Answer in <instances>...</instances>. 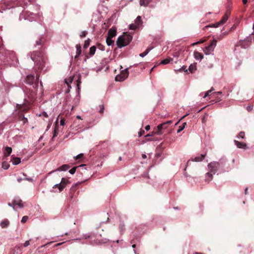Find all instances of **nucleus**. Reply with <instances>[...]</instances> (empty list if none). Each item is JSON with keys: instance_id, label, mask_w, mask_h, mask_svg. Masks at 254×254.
Segmentation results:
<instances>
[{"instance_id": "obj_38", "label": "nucleus", "mask_w": 254, "mask_h": 254, "mask_svg": "<svg viewBox=\"0 0 254 254\" xmlns=\"http://www.w3.org/2000/svg\"><path fill=\"white\" fill-rule=\"evenodd\" d=\"M83 156H84V155H83V153H80V154H78V155H77V156L75 157V160H78V159H81V158H83Z\"/></svg>"}, {"instance_id": "obj_17", "label": "nucleus", "mask_w": 254, "mask_h": 254, "mask_svg": "<svg viewBox=\"0 0 254 254\" xmlns=\"http://www.w3.org/2000/svg\"><path fill=\"white\" fill-rule=\"evenodd\" d=\"M59 133V127L57 125H56V127H55L54 130V133H53V137H52V139L53 140L54 138L58 135Z\"/></svg>"}, {"instance_id": "obj_22", "label": "nucleus", "mask_w": 254, "mask_h": 254, "mask_svg": "<svg viewBox=\"0 0 254 254\" xmlns=\"http://www.w3.org/2000/svg\"><path fill=\"white\" fill-rule=\"evenodd\" d=\"M9 224V222L7 220H5L0 223V226L2 228H5Z\"/></svg>"}, {"instance_id": "obj_37", "label": "nucleus", "mask_w": 254, "mask_h": 254, "mask_svg": "<svg viewBox=\"0 0 254 254\" xmlns=\"http://www.w3.org/2000/svg\"><path fill=\"white\" fill-rule=\"evenodd\" d=\"M99 108H100L99 113L101 114H103L104 112V105L103 104L100 105Z\"/></svg>"}, {"instance_id": "obj_15", "label": "nucleus", "mask_w": 254, "mask_h": 254, "mask_svg": "<svg viewBox=\"0 0 254 254\" xmlns=\"http://www.w3.org/2000/svg\"><path fill=\"white\" fill-rule=\"evenodd\" d=\"M206 156V154H201L200 156L195 157L194 158L192 159V161L200 162L202 161Z\"/></svg>"}, {"instance_id": "obj_7", "label": "nucleus", "mask_w": 254, "mask_h": 254, "mask_svg": "<svg viewBox=\"0 0 254 254\" xmlns=\"http://www.w3.org/2000/svg\"><path fill=\"white\" fill-rule=\"evenodd\" d=\"M216 44L217 40L214 39L213 41H212L211 44L208 46H206L204 49L203 51L205 54L206 55L210 54V53L213 51L214 48L216 46Z\"/></svg>"}, {"instance_id": "obj_14", "label": "nucleus", "mask_w": 254, "mask_h": 254, "mask_svg": "<svg viewBox=\"0 0 254 254\" xmlns=\"http://www.w3.org/2000/svg\"><path fill=\"white\" fill-rule=\"evenodd\" d=\"M193 54H194V58L197 60H201L203 58V55L198 52L194 51Z\"/></svg>"}, {"instance_id": "obj_13", "label": "nucleus", "mask_w": 254, "mask_h": 254, "mask_svg": "<svg viewBox=\"0 0 254 254\" xmlns=\"http://www.w3.org/2000/svg\"><path fill=\"white\" fill-rule=\"evenodd\" d=\"M13 204V208L15 209V206L16 205H18L19 207H22L23 206V205L22 202V200L20 199H14L12 201Z\"/></svg>"}, {"instance_id": "obj_52", "label": "nucleus", "mask_w": 254, "mask_h": 254, "mask_svg": "<svg viewBox=\"0 0 254 254\" xmlns=\"http://www.w3.org/2000/svg\"><path fill=\"white\" fill-rule=\"evenodd\" d=\"M145 128L146 130H149L150 128V126H149V125L146 126L145 127Z\"/></svg>"}, {"instance_id": "obj_3", "label": "nucleus", "mask_w": 254, "mask_h": 254, "mask_svg": "<svg viewBox=\"0 0 254 254\" xmlns=\"http://www.w3.org/2000/svg\"><path fill=\"white\" fill-rule=\"evenodd\" d=\"M132 40V36L129 35H124L119 37L116 44L118 47L122 48L128 45Z\"/></svg>"}, {"instance_id": "obj_10", "label": "nucleus", "mask_w": 254, "mask_h": 254, "mask_svg": "<svg viewBox=\"0 0 254 254\" xmlns=\"http://www.w3.org/2000/svg\"><path fill=\"white\" fill-rule=\"evenodd\" d=\"M16 107L17 110L18 111L17 114L19 120L22 121V119H23V117H24V112H26L27 111V109L25 108V107L21 105L18 104L17 105Z\"/></svg>"}, {"instance_id": "obj_27", "label": "nucleus", "mask_w": 254, "mask_h": 254, "mask_svg": "<svg viewBox=\"0 0 254 254\" xmlns=\"http://www.w3.org/2000/svg\"><path fill=\"white\" fill-rule=\"evenodd\" d=\"M76 54H77V55H80L81 53V49L80 45L77 44L76 45Z\"/></svg>"}, {"instance_id": "obj_19", "label": "nucleus", "mask_w": 254, "mask_h": 254, "mask_svg": "<svg viewBox=\"0 0 254 254\" xmlns=\"http://www.w3.org/2000/svg\"><path fill=\"white\" fill-rule=\"evenodd\" d=\"M69 168V165L65 164V165H63L61 166V167H60L59 168H58L57 170H58V171H66Z\"/></svg>"}, {"instance_id": "obj_6", "label": "nucleus", "mask_w": 254, "mask_h": 254, "mask_svg": "<svg viewBox=\"0 0 254 254\" xmlns=\"http://www.w3.org/2000/svg\"><path fill=\"white\" fill-rule=\"evenodd\" d=\"M230 15V12H227L225 14V15L222 17V19L218 22H216L214 24L212 25H209L205 27V29H207L208 27H218L220 25L223 24L224 23L226 22L228 20L229 16Z\"/></svg>"}, {"instance_id": "obj_29", "label": "nucleus", "mask_w": 254, "mask_h": 254, "mask_svg": "<svg viewBox=\"0 0 254 254\" xmlns=\"http://www.w3.org/2000/svg\"><path fill=\"white\" fill-rule=\"evenodd\" d=\"M189 69L191 73H192L193 71L196 69V65L195 64H191L189 66Z\"/></svg>"}, {"instance_id": "obj_18", "label": "nucleus", "mask_w": 254, "mask_h": 254, "mask_svg": "<svg viewBox=\"0 0 254 254\" xmlns=\"http://www.w3.org/2000/svg\"><path fill=\"white\" fill-rule=\"evenodd\" d=\"M142 23L141 16H138L135 20V24L139 27Z\"/></svg>"}, {"instance_id": "obj_56", "label": "nucleus", "mask_w": 254, "mask_h": 254, "mask_svg": "<svg viewBox=\"0 0 254 254\" xmlns=\"http://www.w3.org/2000/svg\"><path fill=\"white\" fill-rule=\"evenodd\" d=\"M120 228L122 231L124 229V226L120 225Z\"/></svg>"}, {"instance_id": "obj_11", "label": "nucleus", "mask_w": 254, "mask_h": 254, "mask_svg": "<svg viewBox=\"0 0 254 254\" xmlns=\"http://www.w3.org/2000/svg\"><path fill=\"white\" fill-rule=\"evenodd\" d=\"M234 143L239 148H243L245 149L247 148V144L246 143L239 142L236 140H234Z\"/></svg>"}, {"instance_id": "obj_24", "label": "nucleus", "mask_w": 254, "mask_h": 254, "mask_svg": "<svg viewBox=\"0 0 254 254\" xmlns=\"http://www.w3.org/2000/svg\"><path fill=\"white\" fill-rule=\"evenodd\" d=\"M172 61H173L172 58H167V59L162 61V62H161V64H169Z\"/></svg>"}, {"instance_id": "obj_31", "label": "nucleus", "mask_w": 254, "mask_h": 254, "mask_svg": "<svg viewBox=\"0 0 254 254\" xmlns=\"http://www.w3.org/2000/svg\"><path fill=\"white\" fill-rule=\"evenodd\" d=\"M76 84H77V89L78 90H79L80 89V84H81V75H78V79L76 80Z\"/></svg>"}, {"instance_id": "obj_21", "label": "nucleus", "mask_w": 254, "mask_h": 254, "mask_svg": "<svg viewBox=\"0 0 254 254\" xmlns=\"http://www.w3.org/2000/svg\"><path fill=\"white\" fill-rule=\"evenodd\" d=\"M151 1V0H140V4L146 6Z\"/></svg>"}, {"instance_id": "obj_23", "label": "nucleus", "mask_w": 254, "mask_h": 254, "mask_svg": "<svg viewBox=\"0 0 254 254\" xmlns=\"http://www.w3.org/2000/svg\"><path fill=\"white\" fill-rule=\"evenodd\" d=\"M106 43L108 46H111L114 44V41L110 37H107Z\"/></svg>"}, {"instance_id": "obj_43", "label": "nucleus", "mask_w": 254, "mask_h": 254, "mask_svg": "<svg viewBox=\"0 0 254 254\" xmlns=\"http://www.w3.org/2000/svg\"><path fill=\"white\" fill-rule=\"evenodd\" d=\"M76 168H77V167H75L72 168V169H71L69 171V172L71 174H73L75 172Z\"/></svg>"}, {"instance_id": "obj_59", "label": "nucleus", "mask_w": 254, "mask_h": 254, "mask_svg": "<svg viewBox=\"0 0 254 254\" xmlns=\"http://www.w3.org/2000/svg\"><path fill=\"white\" fill-rule=\"evenodd\" d=\"M22 180H23V179H21V178L18 179H17V181H18V182H20Z\"/></svg>"}, {"instance_id": "obj_50", "label": "nucleus", "mask_w": 254, "mask_h": 254, "mask_svg": "<svg viewBox=\"0 0 254 254\" xmlns=\"http://www.w3.org/2000/svg\"><path fill=\"white\" fill-rule=\"evenodd\" d=\"M236 28V26L235 25H234L231 28H230V31H233L234 30H235Z\"/></svg>"}, {"instance_id": "obj_40", "label": "nucleus", "mask_w": 254, "mask_h": 254, "mask_svg": "<svg viewBox=\"0 0 254 254\" xmlns=\"http://www.w3.org/2000/svg\"><path fill=\"white\" fill-rule=\"evenodd\" d=\"M2 167L4 169H7L9 167V165H8L7 163H5V162H3L2 163Z\"/></svg>"}, {"instance_id": "obj_39", "label": "nucleus", "mask_w": 254, "mask_h": 254, "mask_svg": "<svg viewBox=\"0 0 254 254\" xmlns=\"http://www.w3.org/2000/svg\"><path fill=\"white\" fill-rule=\"evenodd\" d=\"M207 114H205L203 117L202 118V123H205L206 122L207 118Z\"/></svg>"}, {"instance_id": "obj_33", "label": "nucleus", "mask_w": 254, "mask_h": 254, "mask_svg": "<svg viewBox=\"0 0 254 254\" xmlns=\"http://www.w3.org/2000/svg\"><path fill=\"white\" fill-rule=\"evenodd\" d=\"M44 42L43 38H41L36 41V45L37 46H42Z\"/></svg>"}, {"instance_id": "obj_5", "label": "nucleus", "mask_w": 254, "mask_h": 254, "mask_svg": "<svg viewBox=\"0 0 254 254\" xmlns=\"http://www.w3.org/2000/svg\"><path fill=\"white\" fill-rule=\"evenodd\" d=\"M36 76L37 78L35 79L33 75H28L25 79L26 83L29 85H33V87L34 89H36L38 86V79L40 75L37 73Z\"/></svg>"}, {"instance_id": "obj_20", "label": "nucleus", "mask_w": 254, "mask_h": 254, "mask_svg": "<svg viewBox=\"0 0 254 254\" xmlns=\"http://www.w3.org/2000/svg\"><path fill=\"white\" fill-rule=\"evenodd\" d=\"M11 161H12L13 164L14 165H18L21 162L20 159L18 157H13Z\"/></svg>"}, {"instance_id": "obj_53", "label": "nucleus", "mask_w": 254, "mask_h": 254, "mask_svg": "<svg viewBox=\"0 0 254 254\" xmlns=\"http://www.w3.org/2000/svg\"><path fill=\"white\" fill-rule=\"evenodd\" d=\"M142 157L143 158V159H145L146 158L147 156L145 154H142Z\"/></svg>"}, {"instance_id": "obj_35", "label": "nucleus", "mask_w": 254, "mask_h": 254, "mask_svg": "<svg viewBox=\"0 0 254 254\" xmlns=\"http://www.w3.org/2000/svg\"><path fill=\"white\" fill-rule=\"evenodd\" d=\"M138 27L135 24H131L129 26V29L131 30H136Z\"/></svg>"}, {"instance_id": "obj_57", "label": "nucleus", "mask_w": 254, "mask_h": 254, "mask_svg": "<svg viewBox=\"0 0 254 254\" xmlns=\"http://www.w3.org/2000/svg\"><path fill=\"white\" fill-rule=\"evenodd\" d=\"M247 0H243V2L244 4H246L247 3Z\"/></svg>"}, {"instance_id": "obj_30", "label": "nucleus", "mask_w": 254, "mask_h": 254, "mask_svg": "<svg viewBox=\"0 0 254 254\" xmlns=\"http://www.w3.org/2000/svg\"><path fill=\"white\" fill-rule=\"evenodd\" d=\"M214 89L213 88V87H211V88L207 91L206 92H205V94H204V96H203V98H206L207 96H208L210 95V93H211L212 91H214Z\"/></svg>"}, {"instance_id": "obj_32", "label": "nucleus", "mask_w": 254, "mask_h": 254, "mask_svg": "<svg viewBox=\"0 0 254 254\" xmlns=\"http://www.w3.org/2000/svg\"><path fill=\"white\" fill-rule=\"evenodd\" d=\"M237 137L239 138H242L244 139L245 137V133L244 131H241L238 135Z\"/></svg>"}, {"instance_id": "obj_51", "label": "nucleus", "mask_w": 254, "mask_h": 254, "mask_svg": "<svg viewBox=\"0 0 254 254\" xmlns=\"http://www.w3.org/2000/svg\"><path fill=\"white\" fill-rule=\"evenodd\" d=\"M186 68H187V66L184 65L183 66H182L181 70H184L185 71H187V69H186Z\"/></svg>"}, {"instance_id": "obj_60", "label": "nucleus", "mask_w": 254, "mask_h": 254, "mask_svg": "<svg viewBox=\"0 0 254 254\" xmlns=\"http://www.w3.org/2000/svg\"><path fill=\"white\" fill-rule=\"evenodd\" d=\"M179 55V53L178 52H176L175 53V55H174L175 56H177V57H178Z\"/></svg>"}, {"instance_id": "obj_12", "label": "nucleus", "mask_w": 254, "mask_h": 254, "mask_svg": "<svg viewBox=\"0 0 254 254\" xmlns=\"http://www.w3.org/2000/svg\"><path fill=\"white\" fill-rule=\"evenodd\" d=\"M117 33V31L115 28H112L110 29L108 32V37H110L111 38L116 36Z\"/></svg>"}, {"instance_id": "obj_1", "label": "nucleus", "mask_w": 254, "mask_h": 254, "mask_svg": "<svg viewBox=\"0 0 254 254\" xmlns=\"http://www.w3.org/2000/svg\"><path fill=\"white\" fill-rule=\"evenodd\" d=\"M31 58L35 63V70H42L45 65V61L43 51H34L31 55Z\"/></svg>"}, {"instance_id": "obj_55", "label": "nucleus", "mask_w": 254, "mask_h": 254, "mask_svg": "<svg viewBox=\"0 0 254 254\" xmlns=\"http://www.w3.org/2000/svg\"><path fill=\"white\" fill-rule=\"evenodd\" d=\"M79 56V55H77V54H76V56H75V57H74L75 60H78V56Z\"/></svg>"}, {"instance_id": "obj_34", "label": "nucleus", "mask_w": 254, "mask_h": 254, "mask_svg": "<svg viewBox=\"0 0 254 254\" xmlns=\"http://www.w3.org/2000/svg\"><path fill=\"white\" fill-rule=\"evenodd\" d=\"M187 125V123H183V126H180L179 127V128L178 129V131H177V132H180L181 131H182L185 128V126Z\"/></svg>"}, {"instance_id": "obj_54", "label": "nucleus", "mask_w": 254, "mask_h": 254, "mask_svg": "<svg viewBox=\"0 0 254 254\" xmlns=\"http://www.w3.org/2000/svg\"><path fill=\"white\" fill-rule=\"evenodd\" d=\"M64 243H58V244H57L55 246L56 247H57V246H60L61 245H62Z\"/></svg>"}, {"instance_id": "obj_62", "label": "nucleus", "mask_w": 254, "mask_h": 254, "mask_svg": "<svg viewBox=\"0 0 254 254\" xmlns=\"http://www.w3.org/2000/svg\"><path fill=\"white\" fill-rule=\"evenodd\" d=\"M43 115H44V116L45 117H48V115L47 114V113H44L43 114Z\"/></svg>"}, {"instance_id": "obj_16", "label": "nucleus", "mask_w": 254, "mask_h": 254, "mask_svg": "<svg viewBox=\"0 0 254 254\" xmlns=\"http://www.w3.org/2000/svg\"><path fill=\"white\" fill-rule=\"evenodd\" d=\"M12 152V148L10 147H6L4 151V155L5 156H9Z\"/></svg>"}, {"instance_id": "obj_58", "label": "nucleus", "mask_w": 254, "mask_h": 254, "mask_svg": "<svg viewBox=\"0 0 254 254\" xmlns=\"http://www.w3.org/2000/svg\"><path fill=\"white\" fill-rule=\"evenodd\" d=\"M193 254H204L201 253L195 252Z\"/></svg>"}, {"instance_id": "obj_47", "label": "nucleus", "mask_w": 254, "mask_h": 254, "mask_svg": "<svg viewBox=\"0 0 254 254\" xmlns=\"http://www.w3.org/2000/svg\"><path fill=\"white\" fill-rule=\"evenodd\" d=\"M98 48H99V49H100V50H101L102 51L104 50V46L103 45H102L101 44L98 45Z\"/></svg>"}, {"instance_id": "obj_44", "label": "nucleus", "mask_w": 254, "mask_h": 254, "mask_svg": "<svg viewBox=\"0 0 254 254\" xmlns=\"http://www.w3.org/2000/svg\"><path fill=\"white\" fill-rule=\"evenodd\" d=\"M30 240H29V241H26L24 244H23V246L24 247H26L27 246H28L29 245H30Z\"/></svg>"}, {"instance_id": "obj_64", "label": "nucleus", "mask_w": 254, "mask_h": 254, "mask_svg": "<svg viewBox=\"0 0 254 254\" xmlns=\"http://www.w3.org/2000/svg\"><path fill=\"white\" fill-rule=\"evenodd\" d=\"M252 109V107H248V111H250Z\"/></svg>"}, {"instance_id": "obj_49", "label": "nucleus", "mask_w": 254, "mask_h": 254, "mask_svg": "<svg viewBox=\"0 0 254 254\" xmlns=\"http://www.w3.org/2000/svg\"><path fill=\"white\" fill-rule=\"evenodd\" d=\"M144 133V131L143 130H141L139 132V136H141Z\"/></svg>"}, {"instance_id": "obj_45", "label": "nucleus", "mask_w": 254, "mask_h": 254, "mask_svg": "<svg viewBox=\"0 0 254 254\" xmlns=\"http://www.w3.org/2000/svg\"><path fill=\"white\" fill-rule=\"evenodd\" d=\"M204 41H205V40H200L199 41H198L197 42L193 43L192 44V45L194 46V45H197V44H200V43H202L204 42Z\"/></svg>"}, {"instance_id": "obj_26", "label": "nucleus", "mask_w": 254, "mask_h": 254, "mask_svg": "<svg viewBox=\"0 0 254 254\" xmlns=\"http://www.w3.org/2000/svg\"><path fill=\"white\" fill-rule=\"evenodd\" d=\"M152 48H147L145 51H144V52L142 53H140L139 54V56L141 57H145L146 55H147V54L149 53V52L150 51V50Z\"/></svg>"}, {"instance_id": "obj_36", "label": "nucleus", "mask_w": 254, "mask_h": 254, "mask_svg": "<svg viewBox=\"0 0 254 254\" xmlns=\"http://www.w3.org/2000/svg\"><path fill=\"white\" fill-rule=\"evenodd\" d=\"M90 45V40H86L84 42V49H86Z\"/></svg>"}, {"instance_id": "obj_9", "label": "nucleus", "mask_w": 254, "mask_h": 254, "mask_svg": "<svg viewBox=\"0 0 254 254\" xmlns=\"http://www.w3.org/2000/svg\"><path fill=\"white\" fill-rule=\"evenodd\" d=\"M69 183V182L68 180H66L64 178H63L62 179L61 183L60 184L55 185L53 187V188H58L60 191H62L64 190V189L66 187V185Z\"/></svg>"}, {"instance_id": "obj_8", "label": "nucleus", "mask_w": 254, "mask_h": 254, "mask_svg": "<svg viewBox=\"0 0 254 254\" xmlns=\"http://www.w3.org/2000/svg\"><path fill=\"white\" fill-rule=\"evenodd\" d=\"M128 71L127 69L122 70L120 74L117 75L115 77V80L118 81H122L127 77Z\"/></svg>"}, {"instance_id": "obj_63", "label": "nucleus", "mask_w": 254, "mask_h": 254, "mask_svg": "<svg viewBox=\"0 0 254 254\" xmlns=\"http://www.w3.org/2000/svg\"><path fill=\"white\" fill-rule=\"evenodd\" d=\"M25 180H28V181H31L32 179L30 178H26Z\"/></svg>"}, {"instance_id": "obj_4", "label": "nucleus", "mask_w": 254, "mask_h": 254, "mask_svg": "<svg viewBox=\"0 0 254 254\" xmlns=\"http://www.w3.org/2000/svg\"><path fill=\"white\" fill-rule=\"evenodd\" d=\"M172 123V121H169L159 125L156 128H154L153 133L157 135H161L163 133V130L167 128L168 126Z\"/></svg>"}, {"instance_id": "obj_61", "label": "nucleus", "mask_w": 254, "mask_h": 254, "mask_svg": "<svg viewBox=\"0 0 254 254\" xmlns=\"http://www.w3.org/2000/svg\"><path fill=\"white\" fill-rule=\"evenodd\" d=\"M121 43L122 44H125V43H126L125 41H121Z\"/></svg>"}, {"instance_id": "obj_2", "label": "nucleus", "mask_w": 254, "mask_h": 254, "mask_svg": "<svg viewBox=\"0 0 254 254\" xmlns=\"http://www.w3.org/2000/svg\"><path fill=\"white\" fill-rule=\"evenodd\" d=\"M220 167V163L219 162H212L208 164V168L210 172L206 174V181H210L213 178V174H215Z\"/></svg>"}, {"instance_id": "obj_25", "label": "nucleus", "mask_w": 254, "mask_h": 254, "mask_svg": "<svg viewBox=\"0 0 254 254\" xmlns=\"http://www.w3.org/2000/svg\"><path fill=\"white\" fill-rule=\"evenodd\" d=\"M96 48L94 46L90 47V51H89V54L91 56H93L94 55L95 51H96Z\"/></svg>"}, {"instance_id": "obj_41", "label": "nucleus", "mask_w": 254, "mask_h": 254, "mask_svg": "<svg viewBox=\"0 0 254 254\" xmlns=\"http://www.w3.org/2000/svg\"><path fill=\"white\" fill-rule=\"evenodd\" d=\"M28 216H23V217H22V219H21V222H22V223H25V222L27 221V220H28Z\"/></svg>"}, {"instance_id": "obj_28", "label": "nucleus", "mask_w": 254, "mask_h": 254, "mask_svg": "<svg viewBox=\"0 0 254 254\" xmlns=\"http://www.w3.org/2000/svg\"><path fill=\"white\" fill-rule=\"evenodd\" d=\"M81 184V183H77V184H75L74 186H72V187L70 189V192L71 193L74 192L76 190V187H77V186H78L79 184Z\"/></svg>"}, {"instance_id": "obj_42", "label": "nucleus", "mask_w": 254, "mask_h": 254, "mask_svg": "<svg viewBox=\"0 0 254 254\" xmlns=\"http://www.w3.org/2000/svg\"><path fill=\"white\" fill-rule=\"evenodd\" d=\"M87 32L86 31H82L80 35V36L81 38H83V37H84L86 36V35H87Z\"/></svg>"}, {"instance_id": "obj_48", "label": "nucleus", "mask_w": 254, "mask_h": 254, "mask_svg": "<svg viewBox=\"0 0 254 254\" xmlns=\"http://www.w3.org/2000/svg\"><path fill=\"white\" fill-rule=\"evenodd\" d=\"M22 121H23V124H25L28 122L27 119L25 117H23V119H22Z\"/></svg>"}, {"instance_id": "obj_46", "label": "nucleus", "mask_w": 254, "mask_h": 254, "mask_svg": "<svg viewBox=\"0 0 254 254\" xmlns=\"http://www.w3.org/2000/svg\"><path fill=\"white\" fill-rule=\"evenodd\" d=\"M65 120L64 119H62L60 121V125L61 126H64V125Z\"/></svg>"}]
</instances>
